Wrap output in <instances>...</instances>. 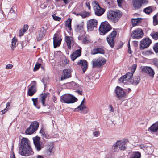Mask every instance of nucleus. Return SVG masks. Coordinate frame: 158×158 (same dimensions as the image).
I'll use <instances>...</instances> for the list:
<instances>
[{
  "label": "nucleus",
  "mask_w": 158,
  "mask_h": 158,
  "mask_svg": "<svg viewBox=\"0 0 158 158\" xmlns=\"http://www.w3.org/2000/svg\"><path fill=\"white\" fill-rule=\"evenodd\" d=\"M122 15V12L119 10H110L107 13V17L109 20L115 23L119 21Z\"/></svg>",
  "instance_id": "nucleus-1"
},
{
  "label": "nucleus",
  "mask_w": 158,
  "mask_h": 158,
  "mask_svg": "<svg viewBox=\"0 0 158 158\" xmlns=\"http://www.w3.org/2000/svg\"><path fill=\"white\" fill-rule=\"evenodd\" d=\"M77 100V98L69 94H64L60 97L61 102L67 104L74 103Z\"/></svg>",
  "instance_id": "nucleus-2"
},
{
  "label": "nucleus",
  "mask_w": 158,
  "mask_h": 158,
  "mask_svg": "<svg viewBox=\"0 0 158 158\" xmlns=\"http://www.w3.org/2000/svg\"><path fill=\"white\" fill-rule=\"evenodd\" d=\"M125 143L122 140H118L114 143L112 147V150L114 152H118L119 149L124 150L126 149Z\"/></svg>",
  "instance_id": "nucleus-3"
},
{
  "label": "nucleus",
  "mask_w": 158,
  "mask_h": 158,
  "mask_svg": "<svg viewBox=\"0 0 158 158\" xmlns=\"http://www.w3.org/2000/svg\"><path fill=\"white\" fill-rule=\"evenodd\" d=\"M92 5L94 7V10L96 15L99 16H101L105 12V9L100 6L97 2L93 1L92 3Z\"/></svg>",
  "instance_id": "nucleus-4"
},
{
  "label": "nucleus",
  "mask_w": 158,
  "mask_h": 158,
  "mask_svg": "<svg viewBox=\"0 0 158 158\" xmlns=\"http://www.w3.org/2000/svg\"><path fill=\"white\" fill-rule=\"evenodd\" d=\"M111 29V26L108 23L105 22L102 23L99 28V30L101 32V35H104Z\"/></svg>",
  "instance_id": "nucleus-5"
},
{
  "label": "nucleus",
  "mask_w": 158,
  "mask_h": 158,
  "mask_svg": "<svg viewBox=\"0 0 158 158\" xmlns=\"http://www.w3.org/2000/svg\"><path fill=\"white\" fill-rule=\"evenodd\" d=\"M39 123L36 121L31 123L29 127L25 131V133L27 135H31L39 127Z\"/></svg>",
  "instance_id": "nucleus-6"
},
{
  "label": "nucleus",
  "mask_w": 158,
  "mask_h": 158,
  "mask_svg": "<svg viewBox=\"0 0 158 158\" xmlns=\"http://www.w3.org/2000/svg\"><path fill=\"white\" fill-rule=\"evenodd\" d=\"M133 72H128L126 75L121 77L119 80L120 82L125 84H130V81L131 79V77L133 75Z\"/></svg>",
  "instance_id": "nucleus-7"
},
{
  "label": "nucleus",
  "mask_w": 158,
  "mask_h": 158,
  "mask_svg": "<svg viewBox=\"0 0 158 158\" xmlns=\"http://www.w3.org/2000/svg\"><path fill=\"white\" fill-rule=\"evenodd\" d=\"M19 152L21 155L25 156L32 155L34 153L30 146L22 149H19Z\"/></svg>",
  "instance_id": "nucleus-8"
},
{
  "label": "nucleus",
  "mask_w": 158,
  "mask_h": 158,
  "mask_svg": "<svg viewBox=\"0 0 158 158\" xmlns=\"http://www.w3.org/2000/svg\"><path fill=\"white\" fill-rule=\"evenodd\" d=\"M115 93L117 98L120 100L125 98L126 94L123 89L120 87L117 86L115 90Z\"/></svg>",
  "instance_id": "nucleus-9"
},
{
  "label": "nucleus",
  "mask_w": 158,
  "mask_h": 158,
  "mask_svg": "<svg viewBox=\"0 0 158 158\" xmlns=\"http://www.w3.org/2000/svg\"><path fill=\"white\" fill-rule=\"evenodd\" d=\"M117 34V31H113L107 37V40L110 46L113 48L114 44V39L115 37Z\"/></svg>",
  "instance_id": "nucleus-10"
},
{
  "label": "nucleus",
  "mask_w": 158,
  "mask_h": 158,
  "mask_svg": "<svg viewBox=\"0 0 158 158\" xmlns=\"http://www.w3.org/2000/svg\"><path fill=\"white\" fill-rule=\"evenodd\" d=\"M152 43L151 40L148 38H146L140 41V48L141 50L148 47Z\"/></svg>",
  "instance_id": "nucleus-11"
},
{
  "label": "nucleus",
  "mask_w": 158,
  "mask_h": 158,
  "mask_svg": "<svg viewBox=\"0 0 158 158\" xmlns=\"http://www.w3.org/2000/svg\"><path fill=\"white\" fill-rule=\"evenodd\" d=\"M87 25L88 30L90 31H92L97 26V21L95 19H90L87 22Z\"/></svg>",
  "instance_id": "nucleus-12"
},
{
  "label": "nucleus",
  "mask_w": 158,
  "mask_h": 158,
  "mask_svg": "<svg viewBox=\"0 0 158 158\" xmlns=\"http://www.w3.org/2000/svg\"><path fill=\"white\" fill-rule=\"evenodd\" d=\"M47 29L44 27H41L36 32V38L38 41L40 40L45 36Z\"/></svg>",
  "instance_id": "nucleus-13"
},
{
  "label": "nucleus",
  "mask_w": 158,
  "mask_h": 158,
  "mask_svg": "<svg viewBox=\"0 0 158 158\" xmlns=\"http://www.w3.org/2000/svg\"><path fill=\"white\" fill-rule=\"evenodd\" d=\"M85 103V98H84L81 102L80 105L76 108L75 109V111H82V112L84 113H86L89 111V109L85 106L84 103Z\"/></svg>",
  "instance_id": "nucleus-14"
},
{
  "label": "nucleus",
  "mask_w": 158,
  "mask_h": 158,
  "mask_svg": "<svg viewBox=\"0 0 158 158\" xmlns=\"http://www.w3.org/2000/svg\"><path fill=\"white\" fill-rule=\"evenodd\" d=\"M34 143L37 151H39L42 148V143L40 141V137L36 136L33 138Z\"/></svg>",
  "instance_id": "nucleus-15"
},
{
  "label": "nucleus",
  "mask_w": 158,
  "mask_h": 158,
  "mask_svg": "<svg viewBox=\"0 0 158 158\" xmlns=\"http://www.w3.org/2000/svg\"><path fill=\"white\" fill-rule=\"evenodd\" d=\"M143 32L140 29H137L133 31L131 33V36L134 39L142 38L143 36Z\"/></svg>",
  "instance_id": "nucleus-16"
},
{
  "label": "nucleus",
  "mask_w": 158,
  "mask_h": 158,
  "mask_svg": "<svg viewBox=\"0 0 158 158\" xmlns=\"http://www.w3.org/2000/svg\"><path fill=\"white\" fill-rule=\"evenodd\" d=\"M53 40L54 48H56L60 45L62 39L58 36L57 34H54Z\"/></svg>",
  "instance_id": "nucleus-17"
},
{
  "label": "nucleus",
  "mask_w": 158,
  "mask_h": 158,
  "mask_svg": "<svg viewBox=\"0 0 158 158\" xmlns=\"http://www.w3.org/2000/svg\"><path fill=\"white\" fill-rule=\"evenodd\" d=\"M32 83H34L35 84L33 85L29 89L27 93V94L30 96L33 95L36 91V81H33L32 82Z\"/></svg>",
  "instance_id": "nucleus-18"
},
{
  "label": "nucleus",
  "mask_w": 158,
  "mask_h": 158,
  "mask_svg": "<svg viewBox=\"0 0 158 158\" xmlns=\"http://www.w3.org/2000/svg\"><path fill=\"white\" fill-rule=\"evenodd\" d=\"M65 41L67 43L68 48L71 49L72 46L73 44V38L71 36H67L65 37Z\"/></svg>",
  "instance_id": "nucleus-19"
},
{
  "label": "nucleus",
  "mask_w": 158,
  "mask_h": 158,
  "mask_svg": "<svg viewBox=\"0 0 158 158\" xmlns=\"http://www.w3.org/2000/svg\"><path fill=\"white\" fill-rule=\"evenodd\" d=\"M30 146L29 141L28 139L25 138H22L19 149H22Z\"/></svg>",
  "instance_id": "nucleus-20"
},
{
  "label": "nucleus",
  "mask_w": 158,
  "mask_h": 158,
  "mask_svg": "<svg viewBox=\"0 0 158 158\" xmlns=\"http://www.w3.org/2000/svg\"><path fill=\"white\" fill-rule=\"evenodd\" d=\"M77 64L81 66L83 73H84L87 68V62L85 60H81L78 61Z\"/></svg>",
  "instance_id": "nucleus-21"
},
{
  "label": "nucleus",
  "mask_w": 158,
  "mask_h": 158,
  "mask_svg": "<svg viewBox=\"0 0 158 158\" xmlns=\"http://www.w3.org/2000/svg\"><path fill=\"white\" fill-rule=\"evenodd\" d=\"M71 71L69 69H66L63 71V74L61 78V80L71 77Z\"/></svg>",
  "instance_id": "nucleus-22"
},
{
  "label": "nucleus",
  "mask_w": 158,
  "mask_h": 158,
  "mask_svg": "<svg viewBox=\"0 0 158 158\" xmlns=\"http://www.w3.org/2000/svg\"><path fill=\"white\" fill-rule=\"evenodd\" d=\"M143 72L148 74L150 76L153 77L154 74L153 69L150 67L145 66L142 69Z\"/></svg>",
  "instance_id": "nucleus-23"
},
{
  "label": "nucleus",
  "mask_w": 158,
  "mask_h": 158,
  "mask_svg": "<svg viewBox=\"0 0 158 158\" xmlns=\"http://www.w3.org/2000/svg\"><path fill=\"white\" fill-rule=\"evenodd\" d=\"M81 54V50L78 49L74 51L71 55L70 57L72 60L74 61L75 60L79 57Z\"/></svg>",
  "instance_id": "nucleus-24"
},
{
  "label": "nucleus",
  "mask_w": 158,
  "mask_h": 158,
  "mask_svg": "<svg viewBox=\"0 0 158 158\" xmlns=\"http://www.w3.org/2000/svg\"><path fill=\"white\" fill-rule=\"evenodd\" d=\"M132 5L135 10L139 9L143 4L138 0H132Z\"/></svg>",
  "instance_id": "nucleus-25"
},
{
  "label": "nucleus",
  "mask_w": 158,
  "mask_h": 158,
  "mask_svg": "<svg viewBox=\"0 0 158 158\" xmlns=\"http://www.w3.org/2000/svg\"><path fill=\"white\" fill-rule=\"evenodd\" d=\"M151 132H156L158 131V121L153 124L148 129Z\"/></svg>",
  "instance_id": "nucleus-26"
},
{
  "label": "nucleus",
  "mask_w": 158,
  "mask_h": 158,
  "mask_svg": "<svg viewBox=\"0 0 158 158\" xmlns=\"http://www.w3.org/2000/svg\"><path fill=\"white\" fill-rule=\"evenodd\" d=\"M140 79L138 76H135L134 77H131V79L130 81V84L134 85H136L139 82Z\"/></svg>",
  "instance_id": "nucleus-27"
},
{
  "label": "nucleus",
  "mask_w": 158,
  "mask_h": 158,
  "mask_svg": "<svg viewBox=\"0 0 158 158\" xmlns=\"http://www.w3.org/2000/svg\"><path fill=\"white\" fill-rule=\"evenodd\" d=\"M75 31L78 33H81L82 35L85 34V31L83 30V27L82 24H77L75 27Z\"/></svg>",
  "instance_id": "nucleus-28"
},
{
  "label": "nucleus",
  "mask_w": 158,
  "mask_h": 158,
  "mask_svg": "<svg viewBox=\"0 0 158 158\" xmlns=\"http://www.w3.org/2000/svg\"><path fill=\"white\" fill-rule=\"evenodd\" d=\"M104 53V50L100 48L94 49L91 51V54L92 55H95L98 53L103 54Z\"/></svg>",
  "instance_id": "nucleus-29"
},
{
  "label": "nucleus",
  "mask_w": 158,
  "mask_h": 158,
  "mask_svg": "<svg viewBox=\"0 0 158 158\" xmlns=\"http://www.w3.org/2000/svg\"><path fill=\"white\" fill-rule=\"evenodd\" d=\"M17 40L15 37H14L12 40L11 41V49L12 51H13L17 45Z\"/></svg>",
  "instance_id": "nucleus-30"
},
{
  "label": "nucleus",
  "mask_w": 158,
  "mask_h": 158,
  "mask_svg": "<svg viewBox=\"0 0 158 158\" xmlns=\"http://www.w3.org/2000/svg\"><path fill=\"white\" fill-rule=\"evenodd\" d=\"M48 94L47 93H44L42 94L41 95V101L43 105L45 106L46 105L45 104V98H47Z\"/></svg>",
  "instance_id": "nucleus-31"
},
{
  "label": "nucleus",
  "mask_w": 158,
  "mask_h": 158,
  "mask_svg": "<svg viewBox=\"0 0 158 158\" xmlns=\"http://www.w3.org/2000/svg\"><path fill=\"white\" fill-rule=\"evenodd\" d=\"M97 59L98 60V64L99 65V67L103 65L106 61V60L104 58H99Z\"/></svg>",
  "instance_id": "nucleus-32"
},
{
  "label": "nucleus",
  "mask_w": 158,
  "mask_h": 158,
  "mask_svg": "<svg viewBox=\"0 0 158 158\" xmlns=\"http://www.w3.org/2000/svg\"><path fill=\"white\" fill-rule=\"evenodd\" d=\"M54 147V145L52 143H50L48 144L47 149V152L48 153L50 154L52 152V150Z\"/></svg>",
  "instance_id": "nucleus-33"
},
{
  "label": "nucleus",
  "mask_w": 158,
  "mask_h": 158,
  "mask_svg": "<svg viewBox=\"0 0 158 158\" xmlns=\"http://www.w3.org/2000/svg\"><path fill=\"white\" fill-rule=\"evenodd\" d=\"M141 18H138L136 19H132V23L133 26H135L137 24L140 23Z\"/></svg>",
  "instance_id": "nucleus-34"
},
{
  "label": "nucleus",
  "mask_w": 158,
  "mask_h": 158,
  "mask_svg": "<svg viewBox=\"0 0 158 158\" xmlns=\"http://www.w3.org/2000/svg\"><path fill=\"white\" fill-rule=\"evenodd\" d=\"M71 22L72 19L70 18H69L66 21L65 23V26L67 27L70 30L71 29Z\"/></svg>",
  "instance_id": "nucleus-35"
},
{
  "label": "nucleus",
  "mask_w": 158,
  "mask_h": 158,
  "mask_svg": "<svg viewBox=\"0 0 158 158\" xmlns=\"http://www.w3.org/2000/svg\"><path fill=\"white\" fill-rule=\"evenodd\" d=\"M143 11L147 14H149L152 11V7L149 6L145 8Z\"/></svg>",
  "instance_id": "nucleus-36"
},
{
  "label": "nucleus",
  "mask_w": 158,
  "mask_h": 158,
  "mask_svg": "<svg viewBox=\"0 0 158 158\" xmlns=\"http://www.w3.org/2000/svg\"><path fill=\"white\" fill-rule=\"evenodd\" d=\"M93 67H99V64L98 62V60L97 59H94L92 60Z\"/></svg>",
  "instance_id": "nucleus-37"
},
{
  "label": "nucleus",
  "mask_w": 158,
  "mask_h": 158,
  "mask_svg": "<svg viewBox=\"0 0 158 158\" xmlns=\"http://www.w3.org/2000/svg\"><path fill=\"white\" fill-rule=\"evenodd\" d=\"M141 154L138 152H135L133 154L131 158H140Z\"/></svg>",
  "instance_id": "nucleus-38"
},
{
  "label": "nucleus",
  "mask_w": 158,
  "mask_h": 158,
  "mask_svg": "<svg viewBox=\"0 0 158 158\" xmlns=\"http://www.w3.org/2000/svg\"><path fill=\"white\" fill-rule=\"evenodd\" d=\"M153 54L152 52L149 50L144 51L142 52V54L144 56H148Z\"/></svg>",
  "instance_id": "nucleus-39"
},
{
  "label": "nucleus",
  "mask_w": 158,
  "mask_h": 158,
  "mask_svg": "<svg viewBox=\"0 0 158 158\" xmlns=\"http://www.w3.org/2000/svg\"><path fill=\"white\" fill-rule=\"evenodd\" d=\"M90 15V13L89 12H87L86 11H84L81 13V16L83 18L88 17Z\"/></svg>",
  "instance_id": "nucleus-40"
},
{
  "label": "nucleus",
  "mask_w": 158,
  "mask_h": 158,
  "mask_svg": "<svg viewBox=\"0 0 158 158\" xmlns=\"http://www.w3.org/2000/svg\"><path fill=\"white\" fill-rule=\"evenodd\" d=\"M153 23L154 25H156L158 24V14L155 15L153 17Z\"/></svg>",
  "instance_id": "nucleus-41"
},
{
  "label": "nucleus",
  "mask_w": 158,
  "mask_h": 158,
  "mask_svg": "<svg viewBox=\"0 0 158 158\" xmlns=\"http://www.w3.org/2000/svg\"><path fill=\"white\" fill-rule=\"evenodd\" d=\"M150 35L153 39L155 40L158 39V32L152 33Z\"/></svg>",
  "instance_id": "nucleus-42"
},
{
  "label": "nucleus",
  "mask_w": 158,
  "mask_h": 158,
  "mask_svg": "<svg viewBox=\"0 0 158 158\" xmlns=\"http://www.w3.org/2000/svg\"><path fill=\"white\" fill-rule=\"evenodd\" d=\"M32 100L33 102V105H34L36 107L37 109H39L40 108V107L39 106H37V105L38 104V101H37V98H32Z\"/></svg>",
  "instance_id": "nucleus-43"
},
{
  "label": "nucleus",
  "mask_w": 158,
  "mask_h": 158,
  "mask_svg": "<svg viewBox=\"0 0 158 158\" xmlns=\"http://www.w3.org/2000/svg\"><path fill=\"white\" fill-rule=\"evenodd\" d=\"M8 16L11 19H15L17 16V13H9Z\"/></svg>",
  "instance_id": "nucleus-44"
},
{
  "label": "nucleus",
  "mask_w": 158,
  "mask_h": 158,
  "mask_svg": "<svg viewBox=\"0 0 158 158\" xmlns=\"http://www.w3.org/2000/svg\"><path fill=\"white\" fill-rule=\"evenodd\" d=\"M41 65V64L37 63L34 67L33 69L34 71H37L38 70V69L40 67Z\"/></svg>",
  "instance_id": "nucleus-45"
},
{
  "label": "nucleus",
  "mask_w": 158,
  "mask_h": 158,
  "mask_svg": "<svg viewBox=\"0 0 158 158\" xmlns=\"http://www.w3.org/2000/svg\"><path fill=\"white\" fill-rule=\"evenodd\" d=\"M52 16L54 20L55 21H59L61 19V18L56 16L55 14L53 15Z\"/></svg>",
  "instance_id": "nucleus-46"
},
{
  "label": "nucleus",
  "mask_w": 158,
  "mask_h": 158,
  "mask_svg": "<svg viewBox=\"0 0 158 158\" xmlns=\"http://www.w3.org/2000/svg\"><path fill=\"white\" fill-rule=\"evenodd\" d=\"M152 63L155 66H158V59L156 58L152 59Z\"/></svg>",
  "instance_id": "nucleus-47"
},
{
  "label": "nucleus",
  "mask_w": 158,
  "mask_h": 158,
  "mask_svg": "<svg viewBox=\"0 0 158 158\" xmlns=\"http://www.w3.org/2000/svg\"><path fill=\"white\" fill-rule=\"evenodd\" d=\"M153 49L156 53H158V43L155 44Z\"/></svg>",
  "instance_id": "nucleus-48"
},
{
  "label": "nucleus",
  "mask_w": 158,
  "mask_h": 158,
  "mask_svg": "<svg viewBox=\"0 0 158 158\" xmlns=\"http://www.w3.org/2000/svg\"><path fill=\"white\" fill-rule=\"evenodd\" d=\"M9 13H16V8L15 6H13L10 9Z\"/></svg>",
  "instance_id": "nucleus-49"
},
{
  "label": "nucleus",
  "mask_w": 158,
  "mask_h": 158,
  "mask_svg": "<svg viewBox=\"0 0 158 158\" xmlns=\"http://www.w3.org/2000/svg\"><path fill=\"white\" fill-rule=\"evenodd\" d=\"M69 62V61L66 58H65L63 61L62 63L61 64L62 66H64L68 62Z\"/></svg>",
  "instance_id": "nucleus-50"
},
{
  "label": "nucleus",
  "mask_w": 158,
  "mask_h": 158,
  "mask_svg": "<svg viewBox=\"0 0 158 158\" xmlns=\"http://www.w3.org/2000/svg\"><path fill=\"white\" fill-rule=\"evenodd\" d=\"M40 133H42L43 136L46 138H48L49 137V136L47 135H46L45 133V132H44L43 130H41L40 131Z\"/></svg>",
  "instance_id": "nucleus-51"
},
{
  "label": "nucleus",
  "mask_w": 158,
  "mask_h": 158,
  "mask_svg": "<svg viewBox=\"0 0 158 158\" xmlns=\"http://www.w3.org/2000/svg\"><path fill=\"white\" fill-rule=\"evenodd\" d=\"M85 5L87 7L89 10L90 9V2L88 1H86L85 2Z\"/></svg>",
  "instance_id": "nucleus-52"
},
{
  "label": "nucleus",
  "mask_w": 158,
  "mask_h": 158,
  "mask_svg": "<svg viewBox=\"0 0 158 158\" xmlns=\"http://www.w3.org/2000/svg\"><path fill=\"white\" fill-rule=\"evenodd\" d=\"M25 32L24 31L23 29H21L19 31V35L20 36H22L23 35L24 32Z\"/></svg>",
  "instance_id": "nucleus-53"
},
{
  "label": "nucleus",
  "mask_w": 158,
  "mask_h": 158,
  "mask_svg": "<svg viewBox=\"0 0 158 158\" xmlns=\"http://www.w3.org/2000/svg\"><path fill=\"white\" fill-rule=\"evenodd\" d=\"M13 67V65L11 64H8L6 66V68L7 69H11Z\"/></svg>",
  "instance_id": "nucleus-54"
},
{
  "label": "nucleus",
  "mask_w": 158,
  "mask_h": 158,
  "mask_svg": "<svg viewBox=\"0 0 158 158\" xmlns=\"http://www.w3.org/2000/svg\"><path fill=\"white\" fill-rule=\"evenodd\" d=\"M137 65L135 64H133L132 67V72L134 73L136 68Z\"/></svg>",
  "instance_id": "nucleus-55"
},
{
  "label": "nucleus",
  "mask_w": 158,
  "mask_h": 158,
  "mask_svg": "<svg viewBox=\"0 0 158 158\" xmlns=\"http://www.w3.org/2000/svg\"><path fill=\"white\" fill-rule=\"evenodd\" d=\"M83 42L85 43H87L89 42V39L88 37H86L84 38L83 40Z\"/></svg>",
  "instance_id": "nucleus-56"
},
{
  "label": "nucleus",
  "mask_w": 158,
  "mask_h": 158,
  "mask_svg": "<svg viewBox=\"0 0 158 158\" xmlns=\"http://www.w3.org/2000/svg\"><path fill=\"white\" fill-rule=\"evenodd\" d=\"M9 109V108H5V109L2 110L0 111V114L1 115L3 114L7 111V110Z\"/></svg>",
  "instance_id": "nucleus-57"
},
{
  "label": "nucleus",
  "mask_w": 158,
  "mask_h": 158,
  "mask_svg": "<svg viewBox=\"0 0 158 158\" xmlns=\"http://www.w3.org/2000/svg\"><path fill=\"white\" fill-rule=\"evenodd\" d=\"M123 0H117L118 5L119 7L122 6V4Z\"/></svg>",
  "instance_id": "nucleus-58"
},
{
  "label": "nucleus",
  "mask_w": 158,
  "mask_h": 158,
  "mask_svg": "<svg viewBox=\"0 0 158 158\" xmlns=\"http://www.w3.org/2000/svg\"><path fill=\"white\" fill-rule=\"evenodd\" d=\"M93 134L95 137H98L100 133L98 131H95L93 133Z\"/></svg>",
  "instance_id": "nucleus-59"
},
{
  "label": "nucleus",
  "mask_w": 158,
  "mask_h": 158,
  "mask_svg": "<svg viewBox=\"0 0 158 158\" xmlns=\"http://www.w3.org/2000/svg\"><path fill=\"white\" fill-rule=\"evenodd\" d=\"M28 26L27 25H25L23 27V30L24 31H26L28 29Z\"/></svg>",
  "instance_id": "nucleus-60"
},
{
  "label": "nucleus",
  "mask_w": 158,
  "mask_h": 158,
  "mask_svg": "<svg viewBox=\"0 0 158 158\" xmlns=\"http://www.w3.org/2000/svg\"><path fill=\"white\" fill-rule=\"evenodd\" d=\"M109 107L110 108V111L111 112H113L114 111V109L112 106L111 105H109Z\"/></svg>",
  "instance_id": "nucleus-61"
},
{
  "label": "nucleus",
  "mask_w": 158,
  "mask_h": 158,
  "mask_svg": "<svg viewBox=\"0 0 158 158\" xmlns=\"http://www.w3.org/2000/svg\"><path fill=\"white\" fill-rule=\"evenodd\" d=\"M52 99L54 103H56L57 102V98L55 96H53V97Z\"/></svg>",
  "instance_id": "nucleus-62"
},
{
  "label": "nucleus",
  "mask_w": 158,
  "mask_h": 158,
  "mask_svg": "<svg viewBox=\"0 0 158 158\" xmlns=\"http://www.w3.org/2000/svg\"><path fill=\"white\" fill-rule=\"evenodd\" d=\"M57 1H59V0H56ZM64 2V3L65 4H67L69 3V1L68 0H63Z\"/></svg>",
  "instance_id": "nucleus-63"
},
{
  "label": "nucleus",
  "mask_w": 158,
  "mask_h": 158,
  "mask_svg": "<svg viewBox=\"0 0 158 158\" xmlns=\"http://www.w3.org/2000/svg\"><path fill=\"white\" fill-rule=\"evenodd\" d=\"M76 92L78 93V94L80 95H82V91L80 90H77V91Z\"/></svg>",
  "instance_id": "nucleus-64"
}]
</instances>
